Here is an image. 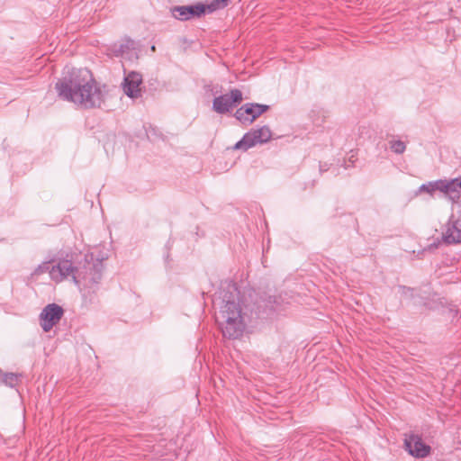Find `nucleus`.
<instances>
[{
  "label": "nucleus",
  "mask_w": 461,
  "mask_h": 461,
  "mask_svg": "<svg viewBox=\"0 0 461 461\" xmlns=\"http://www.w3.org/2000/svg\"><path fill=\"white\" fill-rule=\"evenodd\" d=\"M268 109L267 104L248 103L237 109L234 115L241 123L250 124Z\"/></svg>",
  "instance_id": "1a4fd4ad"
},
{
  "label": "nucleus",
  "mask_w": 461,
  "mask_h": 461,
  "mask_svg": "<svg viewBox=\"0 0 461 461\" xmlns=\"http://www.w3.org/2000/svg\"><path fill=\"white\" fill-rule=\"evenodd\" d=\"M204 14H212L217 10L222 9L218 0L212 1L209 5H203Z\"/></svg>",
  "instance_id": "a211bd4d"
},
{
  "label": "nucleus",
  "mask_w": 461,
  "mask_h": 461,
  "mask_svg": "<svg viewBox=\"0 0 461 461\" xmlns=\"http://www.w3.org/2000/svg\"><path fill=\"white\" fill-rule=\"evenodd\" d=\"M218 1H219V4L221 8L226 7L229 5V3L230 2V0H218Z\"/></svg>",
  "instance_id": "aec40b11"
},
{
  "label": "nucleus",
  "mask_w": 461,
  "mask_h": 461,
  "mask_svg": "<svg viewBox=\"0 0 461 461\" xmlns=\"http://www.w3.org/2000/svg\"><path fill=\"white\" fill-rule=\"evenodd\" d=\"M20 377L21 375L16 373H0V381L10 387L17 385L20 381Z\"/></svg>",
  "instance_id": "2eb2a0df"
},
{
  "label": "nucleus",
  "mask_w": 461,
  "mask_h": 461,
  "mask_svg": "<svg viewBox=\"0 0 461 461\" xmlns=\"http://www.w3.org/2000/svg\"><path fill=\"white\" fill-rule=\"evenodd\" d=\"M442 193L453 203L461 199V176L452 179H442Z\"/></svg>",
  "instance_id": "f8f14e48"
},
{
  "label": "nucleus",
  "mask_w": 461,
  "mask_h": 461,
  "mask_svg": "<svg viewBox=\"0 0 461 461\" xmlns=\"http://www.w3.org/2000/svg\"><path fill=\"white\" fill-rule=\"evenodd\" d=\"M443 238L445 242L448 244L461 242V212L456 220L447 224Z\"/></svg>",
  "instance_id": "ddd939ff"
},
{
  "label": "nucleus",
  "mask_w": 461,
  "mask_h": 461,
  "mask_svg": "<svg viewBox=\"0 0 461 461\" xmlns=\"http://www.w3.org/2000/svg\"><path fill=\"white\" fill-rule=\"evenodd\" d=\"M272 138V131L267 126H262L258 129H252L245 133L240 140L233 147L234 149L248 150L257 144H263L269 141Z\"/></svg>",
  "instance_id": "7ed1b4c3"
},
{
  "label": "nucleus",
  "mask_w": 461,
  "mask_h": 461,
  "mask_svg": "<svg viewBox=\"0 0 461 461\" xmlns=\"http://www.w3.org/2000/svg\"><path fill=\"white\" fill-rule=\"evenodd\" d=\"M64 315L63 308L57 303H49L40 314V325L45 332L50 331Z\"/></svg>",
  "instance_id": "423d86ee"
},
{
  "label": "nucleus",
  "mask_w": 461,
  "mask_h": 461,
  "mask_svg": "<svg viewBox=\"0 0 461 461\" xmlns=\"http://www.w3.org/2000/svg\"><path fill=\"white\" fill-rule=\"evenodd\" d=\"M50 268L51 267H50V263L49 262H44V263L39 265L35 268L33 274L36 275V276H39V275H41L42 273H45V272H49L50 273Z\"/></svg>",
  "instance_id": "6ab92c4d"
},
{
  "label": "nucleus",
  "mask_w": 461,
  "mask_h": 461,
  "mask_svg": "<svg viewBox=\"0 0 461 461\" xmlns=\"http://www.w3.org/2000/svg\"><path fill=\"white\" fill-rule=\"evenodd\" d=\"M405 449L414 457L423 458L430 454L431 447L425 444L421 436L413 432L404 434Z\"/></svg>",
  "instance_id": "0eeeda50"
},
{
  "label": "nucleus",
  "mask_w": 461,
  "mask_h": 461,
  "mask_svg": "<svg viewBox=\"0 0 461 461\" xmlns=\"http://www.w3.org/2000/svg\"><path fill=\"white\" fill-rule=\"evenodd\" d=\"M221 305L216 321L222 335L230 339H236L242 336L246 328V318L249 320L260 317V306L251 310L249 315L247 306L245 310L240 305V291L235 284H228L221 292Z\"/></svg>",
  "instance_id": "f03ea898"
},
{
  "label": "nucleus",
  "mask_w": 461,
  "mask_h": 461,
  "mask_svg": "<svg viewBox=\"0 0 461 461\" xmlns=\"http://www.w3.org/2000/svg\"><path fill=\"white\" fill-rule=\"evenodd\" d=\"M77 269L68 259H60L56 265H53L50 270V278L59 283L71 276L76 285H79L80 280L77 276Z\"/></svg>",
  "instance_id": "39448f33"
},
{
  "label": "nucleus",
  "mask_w": 461,
  "mask_h": 461,
  "mask_svg": "<svg viewBox=\"0 0 461 461\" xmlns=\"http://www.w3.org/2000/svg\"><path fill=\"white\" fill-rule=\"evenodd\" d=\"M123 47H124L123 45H121V50H121L122 52H123V51H124V50H123Z\"/></svg>",
  "instance_id": "5701e85b"
},
{
  "label": "nucleus",
  "mask_w": 461,
  "mask_h": 461,
  "mask_svg": "<svg viewBox=\"0 0 461 461\" xmlns=\"http://www.w3.org/2000/svg\"><path fill=\"white\" fill-rule=\"evenodd\" d=\"M402 293L403 294H407V292H411L412 291L411 288L405 287V286H402Z\"/></svg>",
  "instance_id": "412c9836"
},
{
  "label": "nucleus",
  "mask_w": 461,
  "mask_h": 461,
  "mask_svg": "<svg viewBox=\"0 0 461 461\" xmlns=\"http://www.w3.org/2000/svg\"><path fill=\"white\" fill-rule=\"evenodd\" d=\"M59 96L85 109L100 107L105 101L107 90L104 92L87 69L73 70L68 77L56 83Z\"/></svg>",
  "instance_id": "f257e3e1"
},
{
  "label": "nucleus",
  "mask_w": 461,
  "mask_h": 461,
  "mask_svg": "<svg viewBox=\"0 0 461 461\" xmlns=\"http://www.w3.org/2000/svg\"><path fill=\"white\" fill-rule=\"evenodd\" d=\"M420 192H425L429 194L430 195H433L434 192L439 191L442 193V179H438L436 181H430L426 184H423L420 186L419 189Z\"/></svg>",
  "instance_id": "4468645a"
},
{
  "label": "nucleus",
  "mask_w": 461,
  "mask_h": 461,
  "mask_svg": "<svg viewBox=\"0 0 461 461\" xmlns=\"http://www.w3.org/2000/svg\"><path fill=\"white\" fill-rule=\"evenodd\" d=\"M142 76L135 71L130 72L122 83L124 94L130 98L136 99L141 96Z\"/></svg>",
  "instance_id": "9d476101"
},
{
  "label": "nucleus",
  "mask_w": 461,
  "mask_h": 461,
  "mask_svg": "<svg viewBox=\"0 0 461 461\" xmlns=\"http://www.w3.org/2000/svg\"><path fill=\"white\" fill-rule=\"evenodd\" d=\"M77 276H78L77 279L80 280L78 285H82L86 288H94L102 279L101 263H88L86 266H84L82 270L77 271Z\"/></svg>",
  "instance_id": "6e6552de"
},
{
  "label": "nucleus",
  "mask_w": 461,
  "mask_h": 461,
  "mask_svg": "<svg viewBox=\"0 0 461 461\" xmlns=\"http://www.w3.org/2000/svg\"><path fill=\"white\" fill-rule=\"evenodd\" d=\"M172 15L180 21H187L192 18L201 17L204 14L203 4L198 3L194 5H181L171 8Z\"/></svg>",
  "instance_id": "9b49d317"
},
{
  "label": "nucleus",
  "mask_w": 461,
  "mask_h": 461,
  "mask_svg": "<svg viewBox=\"0 0 461 461\" xmlns=\"http://www.w3.org/2000/svg\"><path fill=\"white\" fill-rule=\"evenodd\" d=\"M243 100L242 93L239 89H231L230 94L221 95L213 99L212 109L217 113L224 114L229 113L234 106Z\"/></svg>",
  "instance_id": "20e7f679"
},
{
  "label": "nucleus",
  "mask_w": 461,
  "mask_h": 461,
  "mask_svg": "<svg viewBox=\"0 0 461 461\" xmlns=\"http://www.w3.org/2000/svg\"><path fill=\"white\" fill-rule=\"evenodd\" d=\"M130 44H131V45H132V44H133V41H128L126 47H127V48H129V45H130Z\"/></svg>",
  "instance_id": "4be33fe9"
},
{
  "label": "nucleus",
  "mask_w": 461,
  "mask_h": 461,
  "mask_svg": "<svg viewBox=\"0 0 461 461\" xmlns=\"http://www.w3.org/2000/svg\"><path fill=\"white\" fill-rule=\"evenodd\" d=\"M280 297L275 295H268L267 297L261 298L260 303H264V305L269 310L274 311L276 309V306L279 305Z\"/></svg>",
  "instance_id": "dca6fc26"
},
{
  "label": "nucleus",
  "mask_w": 461,
  "mask_h": 461,
  "mask_svg": "<svg viewBox=\"0 0 461 461\" xmlns=\"http://www.w3.org/2000/svg\"><path fill=\"white\" fill-rule=\"evenodd\" d=\"M391 149L396 154H402L405 151V143L402 140L391 141Z\"/></svg>",
  "instance_id": "f3484780"
}]
</instances>
